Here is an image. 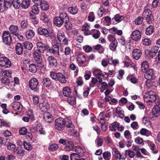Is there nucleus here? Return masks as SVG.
I'll list each match as a JSON object with an SVG mask.
<instances>
[{
  "mask_svg": "<svg viewBox=\"0 0 160 160\" xmlns=\"http://www.w3.org/2000/svg\"><path fill=\"white\" fill-rule=\"evenodd\" d=\"M50 76L53 80L58 81L61 83H65L66 82L65 77L61 72H52L50 73Z\"/></svg>",
  "mask_w": 160,
  "mask_h": 160,
  "instance_id": "nucleus-1",
  "label": "nucleus"
},
{
  "mask_svg": "<svg viewBox=\"0 0 160 160\" xmlns=\"http://www.w3.org/2000/svg\"><path fill=\"white\" fill-rule=\"evenodd\" d=\"M11 65V61L7 57H2L0 58V66L4 68H9Z\"/></svg>",
  "mask_w": 160,
  "mask_h": 160,
  "instance_id": "nucleus-2",
  "label": "nucleus"
},
{
  "mask_svg": "<svg viewBox=\"0 0 160 160\" xmlns=\"http://www.w3.org/2000/svg\"><path fill=\"white\" fill-rule=\"evenodd\" d=\"M3 42L7 45H10L12 42V38L8 31H4L2 34Z\"/></svg>",
  "mask_w": 160,
  "mask_h": 160,
  "instance_id": "nucleus-3",
  "label": "nucleus"
},
{
  "mask_svg": "<svg viewBox=\"0 0 160 160\" xmlns=\"http://www.w3.org/2000/svg\"><path fill=\"white\" fill-rule=\"evenodd\" d=\"M38 80L36 78H33L29 81V86L31 90L36 91L38 89Z\"/></svg>",
  "mask_w": 160,
  "mask_h": 160,
  "instance_id": "nucleus-4",
  "label": "nucleus"
},
{
  "mask_svg": "<svg viewBox=\"0 0 160 160\" xmlns=\"http://www.w3.org/2000/svg\"><path fill=\"white\" fill-rule=\"evenodd\" d=\"M142 34L140 31L138 30H135L132 32L131 36L132 40L135 41H138L141 38Z\"/></svg>",
  "mask_w": 160,
  "mask_h": 160,
  "instance_id": "nucleus-5",
  "label": "nucleus"
},
{
  "mask_svg": "<svg viewBox=\"0 0 160 160\" xmlns=\"http://www.w3.org/2000/svg\"><path fill=\"white\" fill-rule=\"evenodd\" d=\"M36 45L38 48V49H36V50L39 51L40 53H43L45 50L48 51V49H49V45H44L40 42H38Z\"/></svg>",
  "mask_w": 160,
  "mask_h": 160,
  "instance_id": "nucleus-6",
  "label": "nucleus"
},
{
  "mask_svg": "<svg viewBox=\"0 0 160 160\" xmlns=\"http://www.w3.org/2000/svg\"><path fill=\"white\" fill-rule=\"evenodd\" d=\"M152 14V11L148 9H145L143 12V16L146 18L148 23H151L152 21L151 18Z\"/></svg>",
  "mask_w": 160,
  "mask_h": 160,
  "instance_id": "nucleus-7",
  "label": "nucleus"
},
{
  "mask_svg": "<svg viewBox=\"0 0 160 160\" xmlns=\"http://www.w3.org/2000/svg\"><path fill=\"white\" fill-rule=\"evenodd\" d=\"M144 77L147 80H151L155 78V73L153 69H149L144 74Z\"/></svg>",
  "mask_w": 160,
  "mask_h": 160,
  "instance_id": "nucleus-8",
  "label": "nucleus"
},
{
  "mask_svg": "<svg viewBox=\"0 0 160 160\" xmlns=\"http://www.w3.org/2000/svg\"><path fill=\"white\" fill-rule=\"evenodd\" d=\"M50 53H53L55 57H59L60 54L59 52V46L56 44L53 45L51 48L49 46V49H48Z\"/></svg>",
  "mask_w": 160,
  "mask_h": 160,
  "instance_id": "nucleus-9",
  "label": "nucleus"
},
{
  "mask_svg": "<svg viewBox=\"0 0 160 160\" xmlns=\"http://www.w3.org/2000/svg\"><path fill=\"white\" fill-rule=\"evenodd\" d=\"M64 119L59 118L55 121V127L56 129L61 130L64 127Z\"/></svg>",
  "mask_w": 160,
  "mask_h": 160,
  "instance_id": "nucleus-10",
  "label": "nucleus"
},
{
  "mask_svg": "<svg viewBox=\"0 0 160 160\" xmlns=\"http://www.w3.org/2000/svg\"><path fill=\"white\" fill-rule=\"evenodd\" d=\"M1 81L3 84L8 86L10 88L14 87V83L13 82L6 77L2 78Z\"/></svg>",
  "mask_w": 160,
  "mask_h": 160,
  "instance_id": "nucleus-11",
  "label": "nucleus"
},
{
  "mask_svg": "<svg viewBox=\"0 0 160 160\" xmlns=\"http://www.w3.org/2000/svg\"><path fill=\"white\" fill-rule=\"evenodd\" d=\"M152 115L153 117H151L152 118L153 117H158L160 115V107L158 105H155L152 110L151 115Z\"/></svg>",
  "mask_w": 160,
  "mask_h": 160,
  "instance_id": "nucleus-12",
  "label": "nucleus"
},
{
  "mask_svg": "<svg viewBox=\"0 0 160 160\" xmlns=\"http://www.w3.org/2000/svg\"><path fill=\"white\" fill-rule=\"evenodd\" d=\"M78 62L81 64H83L86 62V57L84 54L79 53L77 55V57Z\"/></svg>",
  "mask_w": 160,
  "mask_h": 160,
  "instance_id": "nucleus-13",
  "label": "nucleus"
},
{
  "mask_svg": "<svg viewBox=\"0 0 160 160\" xmlns=\"http://www.w3.org/2000/svg\"><path fill=\"white\" fill-rule=\"evenodd\" d=\"M90 26L87 23H85L82 26V30L84 31V34L86 36L90 35L92 33L90 30Z\"/></svg>",
  "mask_w": 160,
  "mask_h": 160,
  "instance_id": "nucleus-14",
  "label": "nucleus"
},
{
  "mask_svg": "<svg viewBox=\"0 0 160 160\" xmlns=\"http://www.w3.org/2000/svg\"><path fill=\"white\" fill-rule=\"evenodd\" d=\"M33 51V54L34 59L38 63L41 64L42 62V59L41 54L39 53V51L36 50Z\"/></svg>",
  "mask_w": 160,
  "mask_h": 160,
  "instance_id": "nucleus-15",
  "label": "nucleus"
},
{
  "mask_svg": "<svg viewBox=\"0 0 160 160\" xmlns=\"http://www.w3.org/2000/svg\"><path fill=\"white\" fill-rule=\"evenodd\" d=\"M64 126H66L67 127L70 128L69 130L70 131L72 132L73 130L74 132H75L74 130V126L72 124L70 120L68 119H64Z\"/></svg>",
  "mask_w": 160,
  "mask_h": 160,
  "instance_id": "nucleus-16",
  "label": "nucleus"
},
{
  "mask_svg": "<svg viewBox=\"0 0 160 160\" xmlns=\"http://www.w3.org/2000/svg\"><path fill=\"white\" fill-rule=\"evenodd\" d=\"M142 54V53L140 50L135 49L133 51L132 57L134 59L138 60L140 58Z\"/></svg>",
  "mask_w": 160,
  "mask_h": 160,
  "instance_id": "nucleus-17",
  "label": "nucleus"
},
{
  "mask_svg": "<svg viewBox=\"0 0 160 160\" xmlns=\"http://www.w3.org/2000/svg\"><path fill=\"white\" fill-rule=\"evenodd\" d=\"M11 106L14 109L17 111L20 112L22 110V106L19 102H13Z\"/></svg>",
  "mask_w": 160,
  "mask_h": 160,
  "instance_id": "nucleus-18",
  "label": "nucleus"
},
{
  "mask_svg": "<svg viewBox=\"0 0 160 160\" xmlns=\"http://www.w3.org/2000/svg\"><path fill=\"white\" fill-rule=\"evenodd\" d=\"M47 60L49 65L52 67H55L57 65V60L53 56H48L47 58Z\"/></svg>",
  "mask_w": 160,
  "mask_h": 160,
  "instance_id": "nucleus-19",
  "label": "nucleus"
},
{
  "mask_svg": "<svg viewBox=\"0 0 160 160\" xmlns=\"http://www.w3.org/2000/svg\"><path fill=\"white\" fill-rule=\"evenodd\" d=\"M39 107L41 111H45L49 109L50 105L48 102H44L39 104Z\"/></svg>",
  "mask_w": 160,
  "mask_h": 160,
  "instance_id": "nucleus-20",
  "label": "nucleus"
},
{
  "mask_svg": "<svg viewBox=\"0 0 160 160\" xmlns=\"http://www.w3.org/2000/svg\"><path fill=\"white\" fill-rule=\"evenodd\" d=\"M52 116L48 112H44L43 115V118L46 122L50 123L52 121Z\"/></svg>",
  "mask_w": 160,
  "mask_h": 160,
  "instance_id": "nucleus-21",
  "label": "nucleus"
},
{
  "mask_svg": "<svg viewBox=\"0 0 160 160\" xmlns=\"http://www.w3.org/2000/svg\"><path fill=\"white\" fill-rule=\"evenodd\" d=\"M9 29L11 33L14 35L19 33V29L17 26L11 25L10 26Z\"/></svg>",
  "mask_w": 160,
  "mask_h": 160,
  "instance_id": "nucleus-22",
  "label": "nucleus"
},
{
  "mask_svg": "<svg viewBox=\"0 0 160 160\" xmlns=\"http://www.w3.org/2000/svg\"><path fill=\"white\" fill-rule=\"evenodd\" d=\"M25 36L28 39H31L34 36L35 32L34 30L31 29H28L25 32Z\"/></svg>",
  "mask_w": 160,
  "mask_h": 160,
  "instance_id": "nucleus-23",
  "label": "nucleus"
},
{
  "mask_svg": "<svg viewBox=\"0 0 160 160\" xmlns=\"http://www.w3.org/2000/svg\"><path fill=\"white\" fill-rule=\"evenodd\" d=\"M65 148V150L68 151L72 150L74 149V145L73 142L72 141L67 142Z\"/></svg>",
  "mask_w": 160,
  "mask_h": 160,
  "instance_id": "nucleus-24",
  "label": "nucleus"
},
{
  "mask_svg": "<svg viewBox=\"0 0 160 160\" xmlns=\"http://www.w3.org/2000/svg\"><path fill=\"white\" fill-rule=\"evenodd\" d=\"M16 53L18 55H21L23 52V46L20 43H18L16 45Z\"/></svg>",
  "mask_w": 160,
  "mask_h": 160,
  "instance_id": "nucleus-25",
  "label": "nucleus"
},
{
  "mask_svg": "<svg viewBox=\"0 0 160 160\" xmlns=\"http://www.w3.org/2000/svg\"><path fill=\"white\" fill-rule=\"evenodd\" d=\"M112 152L114 153L113 155L116 157L117 159H123V158L122 157V155L120 152L116 148H113L112 149Z\"/></svg>",
  "mask_w": 160,
  "mask_h": 160,
  "instance_id": "nucleus-26",
  "label": "nucleus"
},
{
  "mask_svg": "<svg viewBox=\"0 0 160 160\" xmlns=\"http://www.w3.org/2000/svg\"><path fill=\"white\" fill-rule=\"evenodd\" d=\"M53 23L56 26L59 27H61L64 22L58 16L54 18Z\"/></svg>",
  "mask_w": 160,
  "mask_h": 160,
  "instance_id": "nucleus-27",
  "label": "nucleus"
},
{
  "mask_svg": "<svg viewBox=\"0 0 160 160\" xmlns=\"http://www.w3.org/2000/svg\"><path fill=\"white\" fill-rule=\"evenodd\" d=\"M156 98L157 97L156 94L148 97H147V96H143V99L144 101L147 102H154Z\"/></svg>",
  "mask_w": 160,
  "mask_h": 160,
  "instance_id": "nucleus-28",
  "label": "nucleus"
},
{
  "mask_svg": "<svg viewBox=\"0 0 160 160\" xmlns=\"http://www.w3.org/2000/svg\"><path fill=\"white\" fill-rule=\"evenodd\" d=\"M62 20L64 22H67L69 21V18L67 14L65 12L60 13L59 16Z\"/></svg>",
  "mask_w": 160,
  "mask_h": 160,
  "instance_id": "nucleus-29",
  "label": "nucleus"
},
{
  "mask_svg": "<svg viewBox=\"0 0 160 160\" xmlns=\"http://www.w3.org/2000/svg\"><path fill=\"white\" fill-rule=\"evenodd\" d=\"M71 92V90L69 87H66L63 88L62 93L64 96L68 97L70 96Z\"/></svg>",
  "mask_w": 160,
  "mask_h": 160,
  "instance_id": "nucleus-30",
  "label": "nucleus"
},
{
  "mask_svg": "<svg viewBox=\"0 0 160 160\" xmlns=\"http://www.w3.org/2000/svg\"><path fill=\"white\" fill-rule=\"evenodd\" d=\"M39 5L40 6V8L42 10L47 11L49 8L48 3L45 1H42Z\"/></svg>",
  "mask_w": 160,
  "mask_h": 160,
  "instance_id": "nucleus-31",
  "label": "nucleus"
},
{
  "mask_svg": "<svg viewBox=\"0 0 160 160\" xmlns=\"http://www.w3.org/2000/svg\"><path fill=\"white\" fill-rule=\"evenodd\" d=\"M140 133L141 135L145 136L146 137H149L151 135L150 132L144 128H142L140 130V132H138V134Z\"/></svg>",
  "mask_w": 160,
  "mask_h": 160,
  "instance_id": "nucleus-32",
  "label": "nucleus"
},
{
  "mask_svg": "<svg viewBox=\"0 0 160 160\" xmlns=\"http://www.w3.org/2000/svg\"><path fill=\"white\" fill-rule=\"evenodd\" d=\"M118 45V42L117 40H114L112 42H111L109 45L110 49L114 51L116 50Z\"/></svg>",
  "mask_w": 160,
  "mask_h": 160,
  "instance_id": "nucleus-33",
  "label": "nucleus"
},
{
  "mask_svg": "<svg viewBox=\"0 0 160 160\" xmlns=\"http://www.w3.org/2000/svg\"><path fill=\"white\" fill-rule=\"evenodd\" d=\"M42 83L45 87H49L51 84V82L49 78H44L43 79Z\"/></svg>",
  "mask_w": 160,
  "mask_h": 160,
  "instance_id": "nucleus-34",
  "label": "nucleus"
},
{
  "mask_svg": "<svg viewBox=\"0 0 160 160\" xmlns=\"http://www.w3.org/2000/svg\"><path fill=\"white\" fill-rule=\"evenodd\" d=\"M68 11L70 13L74 15L78 12V9L76 6L70 7L68 8Z\"/></svg>",
  "mask_w": 160,
  "mask_h": 160,
  "instance_id": "nucleus-35",
  "label": "nucleus"
},
{
  "mask_svg": "<svg viewBox=\"0 0 160 160\" xmlns=\"http://www.w3.org/2000/svg\"><path fill=\"white\" fill-rule=\"evenodd\" d=\"M109 126L110 129L112 131H115L119 126V123L117 122H115L111 123Z\"/></svg>",
  "mask_w": 160,
  "mask_h": 160,
  "instance_id": "nucleus-36",
  "label": "nucleus"
},
{
  "mask_svg": "<svg viewBox=\"0 0 160 160\" xmlns=\"http://www.w3.org/2000/svg\"><path fill=\"white\" fill-rule=\"evenodd\" d=\"M74 148L75 151L80 156L83 155L84 152L82 147L79 146H77Z\"/></svg>",
  "mask_w": 160,
  "mask_h": 160,
  "instance_id": "nucleus-37",
  "label": "nucleus"
},
{
  "mask_svg": "<svg viewBox=\"0 0 160 160\" xmlns=\"http://www.w3.org/2000/svg\"><path fill=\"white\" fill-rule=\"evenodd\" d=\"M148 144L149 146L150 149L152 150L153 152L154 153H156L158 152V151L157 150H155L156 148L155 144L150 141L148 140L147 141Z\"/></svg>",
  "mask_w": 160,
  "mask_h": 160,
  "instance_id": "nucleus-38",
  "label": "nucleus"
},
{
  "mask_svg": "<svg viewBox=\"0 0 160 160\" xmlns=\"http://www.w3.org/2000/svg\"><path fill=\"white\" fill-rule=\"evenodd\" d=\"M30 5L29 0H23L21 2L22 7L24 9L27 8Z\"/></svg>",
  "mask_w": 160,
  "mask_h": 160,
  "instance_id": "nucleus-39",
  "label": "nucleus"
},
{
  "mask_svg": "<svg viewBox=\"0 0 160 160\" xmlns=\"http://www.w3.org/2000/svg\"><path fill=\"white\" fill-rule=\"evenodd\" d=\"M40 19L41 20L45 22H48L49 21V19L47 15L44 12L41 13Z\"/></svg>",
  "mask_w": 160,
  "mask_h": 160,
  "instance_id": "nucleus-40",
  "label": "nucleus"
},
{
  "mask_svg": "<svg viewBox=\"0 0 160 160\" xmlns=\"http://www.w3.org/2000/svg\"><path fill=\"white\" fill-rule=\"evenodd\" d=\"M154 31V27L152 25H150L146 28L145 33L147 35H150Z\"/></svg>",
  "mask_w": 160,
  "mask_h": 160,
  "instance_id": "nucleus-41",
  "label": "nucleus"
},
{
  "mask_svg": "<svg viewBox=\"0 0 160 160\" xmlns=\"http://www.w3.org/2000/svg\"><path fill=\"white\" fill-rule=\"evenodd\" d=\"M23 46L25 48L28 50H31L33 47L32 43L29 42L28 41H25L24 42Z\"/></svg>",
  "mask_w": 160,
  "mask_h": 160,
  "instance_id": "nucleus-42",
  "label": "nucleus"
},
{
  "mask_svg": "<svg viewBox=\"0 0 160 160\" xmlns=\"http://www.w3.org/2000/svg\"><path fill=\"white\" fill-rule=\"evenodd\" d=\"M108 63L110 64H113L114 66H118L119 65V61L118 59H113L112 57L111 58H108Z\"/></svg>",
  "mask_w": 160,
  "mask_h": 160,
  "instance_id": "nucleus-43",
  "label": "nucleus"
},
{
  "mask_svg": "<svg viewBox=\"0 0 160 160\" xmlns=\"http://www.w3.org/2000/svg\"><path fill=\"white\" fill-rule=\"evenodd\" d=\"M57 36V38L60 42H61L62 40L65 38L64 32L62 31L58 32Z\"/></svg>",
  "mask_w": 160,
  "mask_h": 160,
  "instance_id": "nucleus-44",
  "label": "nucleus"
},
{
  "mask_svg": "<svg viewBox=\"0 0 160 160\" xmlns=\"http://www.w3.org/2000/svg\"><path fill=\"white\" fill-rule=\"evenodd\" d=\"M36 129H37V131L39 133L42 134H45V131L43 130L42 126L41 124H38L36 126Z\"/></svg>",
  "mask_w": 160,
  "mask_h": 160,
  "instance_id": "nucleus-45",
  "label": "nucleus"
},
{
  "mask_svg": "<svg viewBox=\"0 0 160 160\" xmlns=\"http://www.w3.org/2000/svg\"><path fill=\"white\" fill-rule=\"evenodd\" d=\"M145 55L146 57H148V58H151L155 56V54L152 51L146 50L145 51Z\"/></svg>",
  "mask_w": 160,
  "mask_h": 160,
  "instance_id": "nucleus-46",
  "label": "nucleus"
},
{
  "mask_svg": "<svg viewBox=\"0 0 160 160\" xmlns=\"http://www.w3.org/2000/svg\"><path fill=\"white\" fill-rule=\"evenodd\" d=\"M67 102L70 104L73 105L75 104L76 102L75 98L74 96H72L68 98L67 99Z\"/></svg>",
  "mask_w": 160,
  "mask_h": 160,
  "instance_id": "nucleus-47",
  "label": "nucleus"
},
{
  "mask_svg": "<svg viewBox=\"0 0 160 160\" xmlns=\"http://www.w3.org/2000/svg\"><path fill=\"white\" fill-rule=\"evenodd\" d=\"M102 156L105 160H110L111 157V154L110 152L106 151L103 153Z\"/></svg>",
  "mask_w": 160,
  "mask_h": 160,
  "instance_id": "nucleus-48",
  "label": "nucleus"
},
{
  "mask_svg": "<svg viewBox=\"0 0 160 160\" xmlns=\"http://www.w3.org/2000/svg\"><path fill=\"white\" fill-rule=\"evenodd\" d=\"M59 146L58 144H53L50 145L48 147V149L50 151H53L57 150Z\"/></svg>",
  "mask_w": 160,
  "mask_h": 160,
  "instance_id": "nucleus-49",
  "label": "nucleus"
},
{
  "mask_svg": "<svg viewBox=\"0 0 160 160\" xmlns=\"http://www.w3.org/2000/svg\"><path fill=\"white\" fill-rule=\"evenodd\" d=\"M92 32H94L92 36L94 38L97 39L100 37V33L98 30L95 29H92Z\"/></svg>",
  "mask_w": 160,
  "mask_h": 160,
  "instance_id": "nucleus-50",
  "label": "nucleus"
},
{
  "mask_svg": "<svg viewBox=\"0 0 160 160\" xmlns=\"http://www.w3.org/2000/svg\"><path fill=\"white\" fill-rule=\"evenodd\" d=\"M12 4L15 8L18 9L20 6V1L19 0H13Z\"/></svg>",
  "mask_w": 160,
  "mask_h": 160,
  "instance_id": "nucleus-51",
  "label": "nucleus"
},
{
  "mask_svg": "<svg viewBox=\"0 0 160 160\" xmlns=\"http://www.w3.org/2000/svg\"><path fill=\"white\" fill-rule=\"evenodd\" d=\"M123 18L122 16H121L119 14H116L115 15L114 17L112 18V20H114L117 22H118L122 20Z\"/></svg>",
  "mask_w": 160,
  "mask_h": 160,
  "instance_id": "nucleus-52",
  "label": "nucleus"
},
{
  "mask_svg": "<svg viewBox=\"0 0 160 160\" xmlns=\"http://www.w3.org/2000/svg\"><path fill=\"white\" fill-rule=\"evenodd\" d=\"M29 70L30 72L32 73L36 72L37 70L36 65L33 64H30L29 67Z\"/></svg>",
  "mask_w": 160,
  "mask_h": 160,
  "instance_id": "nucleus-53",
  "label": "nucleus"
},
{
  "mask_svg": "<svg viewBox=\"0 0 160 160\" xmlns=\"http://www.w3.org/2000/svg\"><path fill=\"white\" fill-rule=\"evenodd\" d=\"M80 156L76 153H72L70 155L71 160H78Z\"/></svg>",
  "mask_w": 160,
  "mask_h": 160,
  "instance_id": "nucleus-54",
  "label": "nucleus"
},
{
  "mask_svg": "<svg viewBox=\"0 0 160 160\" xmlns=\"http://www.w3.org/2000/svg\"><path fill=\"white\" fill-rule=\"evenodd\" d=\"M149 64L147 61H144L141 64V69L142 71H146L148 68Z\"/></svg>",
  "mask_w": 160,
  "mask_h": 160,
  "instance_id": "nucleus-55",
  "label": "nucleus"
},
{
  "mask_svg": "<svg viewBox=\"0 0 160 160\" xmlns=\"http://www.w3.org/2000/svg\"><path fill=\"white\" fill-rule=\"evenodd\" d=\"M31 12L34 14H38L39 13V9L37 5L32 6V11L30 12V14H31Z\"/></svg>",
  "mask_w": 160,
  "mask_h": 160,
  "instance_id": "nucleus-56",
  "label": "nucleus"
},
{
  "mask_svg": "<svg viewBox=\"0 0 160 160\" xmlns=\"http://www.w3.org/2000/svg\"><path fill=\"white\" fill-rule=\"evenodd\" d=\"M5 8H10L12 4V0H4Z\"/></svg>",
  "mask_w": 160,
  "mask_h": 160,
  "instance_id": "nucleus-57",
  "label": "nucleus"
},
{
  "mask_svg": "<svg viewBox=\"0 0 160 160\" xmlns=\"http://www.w3.org/2000/svg\"><path fill=\"white\" fill-rule=\"evenodd\" d=\"M95 19L94 13L93 12H90L88 14V20L90 22H93Z\"/></svg>",
  "mask_w": 160,
  "mask_h": 160,
  "instance_id": "nucleus-58",
  "label": "nucleus"
},
{
  "mask_svg": "<svg viewBox=\"0 0 160 160\" xmlns=\"http://www.w3.org/2000/svg\"><path fill=\"white\" fill-rule=\"evenodd\" d=\"M125 154L128 155L130 158H133L135 156V153L133 152L129 149L125 151Z\"/></svg>",
  "mask_w": 160,
  "mask_h": 160,
  "instance_id": "nucleus-59",
  "label": "nucleus"
},
{
  "mask_svg": "<svg viewBox=\"0 0 160 160\" xmlns=\"http://www.w3.org/2000/svg\"><path fill=\"white\" fill-rule=\"evenodd\" d=\"M93 48L94 49L97 50H99L98 52L100 53H102L103 52V49L100 45L98 44L93 46Z\"/></svg>",
  "mask_w": 160,
  "mask_h": 160,
  "instance_id": "nucleus-60",
  "label": "nucleus"
},
{
  "mask_svg": "<svg viewBox=\"0 0 160 160\" xmlns=\"http://www.w3.org/2000/svg\"><path fill=\"white\" fill-rule=\"evenodd\" d=\"M41 32L42 33L41 34L44 35L46 37H48L49 36V31L45 28L42 29Z\"/></svg>",
  "mask_w": 160,
  "mask_h": 160,
  "instance_id": "nucleus-61",
  "label": "nucleus"
},
{
  "mask_svg": "<svg viewBox=\"0 0 160 160\" xmlns=\"http://www.w3.org/2000/svg\"><path fill=\"white\" fill-rule=\"evenodd\" d=\"M127 79L128 80L130 81L131 82L135 84L137 82V78L133 77H132L131 76H129L127 77Z\"/></svg>",
  "mask_w": 160,
  "mask_h": 160,
  "instance_id": "nucleus-62",
  "label": "nucleus"
},
{
  "mask_svg": "<svg viewBox=\"0 0 160 160\" xmlns=\"http://www.w3.org/2000/svg\"><path fill=\"white\" fill-rule=\"evenodd\" d=\"M102 71L99 69H96L93 72V74L96 77L100 76L102 74Z\"/></svg>",
  "mask_w": 160,
  "mask_h": 160,
  "instance_id": "nucleus-63",
  "label": "nucleus"
},
{
  "mask_svg": "<svg viewBox=\"0 0 160 160\" xmlns=\"http://www.w3.org/2000/svg\"><path fill=\"white\" fill-rule=\"evenodd\" d=\"M23 145L24 148L28 150H31L32 148L31 145L29 142H24Z\"/></svg>",
  "mask_w": 160,
  "mask_h": 160,
  "instance_id": "nucleus-64",
  "label": "nucleus"
}]
</instances>
